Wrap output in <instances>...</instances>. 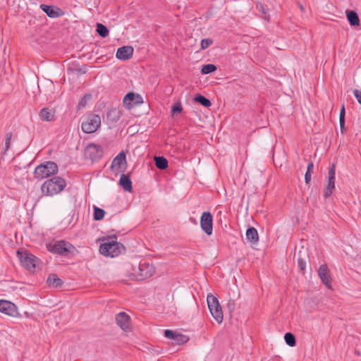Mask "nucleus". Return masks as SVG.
<instances>
[{
    "mask_svg": "<svg viewBox=\"0 0 361 361\" xmlns=\"http://www.w3.org/2000/svg\"><path fill=\"white\" fill-rule=\"evenodd\" d=\"M66 186L65 179L55 176L47 180L41 186L42 192L47 196H53L61 192Z\"/></svg>",
    "mask_w": 361,
    "mask_h": 361,
    "instance_id": "f257e3e1",
    "label": "nucleus"
},
{
    "mask_svg": "<svg viewBox=\"0 0 361 361\" xmlns=\"http://www.w3.org/2000/svg\"><path fill=\"white\" fill-rule=\"evenodd\" d=\"M58 169V165L55 162L47 161L35 168L34 176L37 179H44L56 174Z\"/></svg>",
    "mask_w": 361,
    "mask_h": 361,
    "instance_id": "f03ea898",
    "label": "nucleus"
},
{
    "mask_svg": "<svg viewBox=\"0 0 361 361\" xmlns=\"http://www.w3.org/2000/svg\"><path fill=\"white\" fill-rule=\"evenodd\" d=\"M47 250L56 255L66 257L69 254L73 255L75 247L69 242L65 240H58L54 243L47 245Z\"/></svg>",
    "mask_w": 361,
    "mask_h": 361,
    "instance_id": "7ed1b4c3",
    "label": "nucleus"
},
{
    "mask_svg": "<svg viewBox=\"0 0 361 361\" xmlns=\"http://www.w3.org/2000/svg\"><path fill=\"white\" fill-rule=\"evenodd\" d=\"M125 250L122 243L115 240H108L99 246V252L104 256L114 257L119 255Z\"/></svg>",
    "mask_w": 361,
    "mask_h": 361,
    "instance_id": "20e7f679",
    "label": "nucleus"
},
{
    "mask_svg": "<svg viewBox=\"0 0 361 361\" xmlns=\"http://www.w3.org/2000/svg\"><path fill=\"white\" fill-rule=\"evenodd\" d=\"M101 126V118L95 114L87 116L81 123V129L85 133H94Z\"/></svg>",
    "mask_w": 361,
    "mask_h": 361,
    "instance_id": "39448f33",
    "label": "nucleus"
},
{
    "mask_svg": "<svg viewBox=\"0 0 361 361\" xmlns=\"http://www.w3.org/2000/svg\"><path fill=\"white\" fill-rule=\"evenodd\" d=\"M207 302L211 314L219 324H221L224 319V314L218 299L212 294H209Z\"/></svg>",
    "mask_w": 361,
    "mask_h": 361,
    "instance_id": "423d86ee",
    "label": "nucleus"
},
{
    "mask_svg": "<svg viewBox=\"0 0 361 361\" xmlns=\"http://www.w3.org/2000/svg\"><path fill=\"white\" fill-rule=\"evenodd\" d=\"M155 272L153 265L149 263H140L137 269H134L133 274L136 277V280L142 281L151 277Z\"/></svg>",
    "mask_w": 361,
    "mask_h": 361,
    "instance_id": "0eeeda50",
    "label": "nucleus"
},
{
    "mask_svg": "<svg viewBox=\"0 0 361 361\" xmlns=\"http://www.w3.org/2000/svg\"><path fill=\"white\" fill-rule=\"evenodd\" d=\"M17 256L23 267L30 271H32L36 267V262L37 258L27 252V251H17Z\"/></svg>",
    "mask_w": 361,
    "mask_h": 361,
    "instance_id": "6e6552de",
    "label": "nucleus"
},
{
    "mask_svg": "<svg viewBox=\"0 0 361 361\" xmlns=\"http://www.w3.org/2000/svg\"><path fill=\"white\" fill-rule=\"evenodd\" d=\"M201 228L208 235H212L213 231V217L210 212H204L200 218Z\"/></svg>",
    "mask_w": 361,
    "mask_h": 361,
    "instance_id": "1a4fd4ad",
    "label": "nucleus"
},
{
    "mask_svg": "<svg viewBox=\"0 0 361 361\" xmlns=\"http://www.w3.org/2000/svg\"><path fill=\"white\" fill-rule=\"evenodd\" d=\"M335 173H336V166L333 164L329 170V177H328V183L326 185L324 197V198L329 197L332 192L333 190L335 188Z\"/></svg>",
    "mask_w": 361,
    "mask_h": 361,
    "instance_id": "9d476101",
    "label": "nucleus"
},
{
    "mask_svg": "<svg viewBox=\"0 0 361 361\" xmlns=\"http://www.w3.org/2000/svg\"><path fill=\"white\" fill-rule=\"evenodd\" d=\"M164 336L171 339L173 343L176 345H182L186 343L189 341V337L188 336L178 334L170 329L164 331Z\"/></svg>",
    "mask_w": 361,
    "mask_h": 361,
    "instance_id": "9b49d317",
    "label": "nucleus"
},
{
    "mask_svg": "<svg viewBox=\"0 0 361 361\" xmlns=\"http://www.w3.org/2000/svg\"><path fill=\"white\" fill-rule=\"evenodd\" d=\"M117 325L124 331H129L131 329L130 317L124 312H121L116 315Z\"/></svg>",
    "mask_w": 361,
    "mask_h": 361,
    "instance_id": "f8f14e48",
    "label": "nucleus"
},
{
    "mask_svg": "<svg viewBox=\"0 0 361 361\" xmlns=\"http://www.w3.org/2000/svg\"><path fill=\"white\" fill-rule=\"evenodd\" d=\"M318 275L322 283L328 288H331V277L328 266L322 264L318 269Z\"/></svg>",
    "mask_w": 361,
    "mask_h": 361,
    "instance_id": "ddd939ff",
    "label": "nucleus"
},
{
    "mask_svg": "<svg viewBox=\"0 0 361 361\" xmlns=\"http://www.w3.org/2000/svg\"><path fill=\"white\" fill-rule=\"evenodd\" d=\"M0 312L11 317H15L18 314L16 305L4 300H0Z\"/></svg>",
    "mask_w": 361,
    "mask_h": 361,
    "instance_id": "4468645a",
    "label": "nucleus"
},
{
    "mask_svg": "<svg viewBox=\"0 0 361 361\" xmlns=\"http://www.w3.org/2000/svg\"><path fill=\"white\" fill-rule=\"evenodd\" d=\"M40 8L49 17L52 18L63 16L64 12L59 7L41 4Z\"/></svg>",
    "mask_w": 361,
    "mask_h": 361,
    "instance_id": "2eb2a0df",
    "label": "nucleus"
},
{
    "mask_svg": "<svg viewBox=\"0 0 361 361\" xmlns=\"http://www.w3.org/2000/svg\"><path fill=\"white\" fill-rule=\"evenodd\" d=\"M133 48L130 46H123L117 49L116 56L122 61H127L132 58L133 54Z\"/></svg>",
    "mask_w": 361,
    "mask_h": 361,
    "instance_id": "dca6fc26",
    "label": "nucleus"
},
{
    "mask_svg": "<svg viewBox=\"0 0 361 361\" xmlns=\"http://www.w3.org/2000/svg\"><path fill=\"white\" fill-rule=\"evenodd\" d=\"M39 116L43 121L53 122L56 119L55 110L44 107L40 110Z\"/></svg>",
    "mask_w": 361,
    "mask_h": 361,
    "instance_id": "f3484780",
    "label": "nucleus"
},
{
    "mask_svg": "<svg viewBox=\"0 0 361 361\" xmlns=\"http://www.w3.org/2000/svg\"><path fill=\"white\" fill-rule=\"evenodd\" d=\"M86 152L89 154L91 159H94L97 157H99L102 154V150L99 145L95 144H90L86 147Z\"/></svg>",
    "mask_w": 361,
    "mask_h": 361,
    "instance_id": "a211bd4d",
    "label": "nucleus"
},
{
    "mask_svg": "<svg viewBox=\"0 0 361 361\" xmlns=\"http://www.w3.org/2000/svg\"><path fill=\"white\" fill-rule=\"evenodd\" d=\"M119 184L123 188L125 191L128 192H132L133 187H132V182L130 180L129 175H121L120 180H119Z\"/></svg>",
    "mask_w": 361,
    "mask_h": 361,
    "instance_id": "6ab92c4d",
    "label": "nucleus"
},
{
    "mask_svg": "<svg viewBox=\"0 0 361 361\" xmlns=\"http://www.w3.org/2000/svg\"><path fill=\"white\" fill-rule=\"evenodd\" d=\"M246 239L247 241L255 244L259 240L257 231L254 227H249L246 231Z\"/></svg>",
    "mask_w": 361,
    "mask_h": 361,
    "instance_id": "aec40b11",
    "label": "nucleus"
},
{
    "mask_svg": "<svg viewBox=\"0 0 361 361\" xmlns=\"http://www.w3.org/2000/svg\"><path fill=\"white\" fill-rule=\"evenodd\" d=\"M47 283L49 286L54 288H61L63 285V281L58 277L55 274H51L47 278Z\"/></svg>",
    "mask_w": 361,
    "mask_h": 361,
    "instance_id": "412c9836",
    "label": "nucleus"
},
{
    "mask_svg": "<svg viewBox=\"0 0 361 361\" xmlns=\"http://www.w3.org/2000/svg\"><path fill=\"white\" fill-rule=\"evenodd\" d=\"M120 117V111L116 108L109 109L106 114L107 120L113 123L118 122Z\"/></svg>",
    "mask_w": 361,
    "mask_h": 361,
    "instance_id": "4be33fe9",
    "label": "nucleus"
},
{
    "mask_svg": "<svg viewBox=\"0 0 361 361\" xmlns=\"http://www.w3.org/2000/svg\"><path fill=\"white\" fill-rule=\"evenodd\" d=\"M347 19L352 26L359 25L360 19L357 13L354 11H346Z\"/></svg>",
    "mask_w": 361,
    "mask_h": 361,
    "instance_id": "5701e85b",
    "label": "nucleus"
},
{
    "mask_svg": "<svg viewBox=\"0 0 361 361\" xmlns=\"http://www.w3.org/2000/svg\"><path fill=\"white\" fill-rule=\"evenodd\" d=\"M154 161L156 166L160 170L166 169L169 166L168 161L164 157H155Z\"/></svg>",
    "mask_w": 361,
    "mask_h": 361,
    "instance_id": "b1692460",
    "label": "nucleus"
},
{
    "mask_svg": "<svg viewBox=\"0 0 361 361\" xmlns=\"http://www.w3.org/2000/svg\"><path fill=\"white\" fill-rule=\"evenodd\" d=\"M126 160V155L122 152L119 153L112 161V167H121L123 161Z\"/></svg>",
    "mask_w": 361,
    "mask_h": 361,
    "instance_id": "393cba45",
    "label": "nucleus"
},
{
    "mask_svg": "<svg viewBox=\"0 0 361 361\" xmlns=\"http://www.w3.org/2000/svg\"><path fill=\"white\" fill-rule=\"evenodd\" d=\"M195 101L204 107H209L212 105L210 100L201 94H197L195 97Z\"/></svg>",
    "mask_w": 361,
    "mask_h": 361,
    "instance_id": "a878e982",
    "label": "nucleus"
},
{
    "mask_svg": "<svg viewBox=\"0 0 361 361\" xmlns=\"http://www.w3.org/2000/svg\"><path fill=\"white\" fill-rule=\"evenodd\" d=\"M97 30V32L98 33V35L103 38L107 37L109 35L108 28L104 25H103L102 23L97 24V30Z\"/></svg>",
    "mask_w": 361,
    "mask_h": 361,
    "instance_id": "bb28decb",
    "label": "nucleus"
},
{
    "mask_svg": "<svg viewBox=\"0 0 361 361\" xmlns=\"http://www.w3.org/2000/svg\"><path fill=\"white\" fill-rule=\"evenodd\" d=\"M106 212L104 209L97 207H94L93 217L95 221H100L104 219Z\"/></svg>",
    "mask_w": 361,
    "mask_h": 361,
    "instance_id": "cd10ccee",
    "label": "nucleus"
},
{
    "mask_svg": "<svg viewBox=\"0 0 361 361\" xmlns=\"http://www.w3.org/2000/svg\"><path fill=\"white\" fill-rule=\"evenodd\" d=\"M314 164L312 161H310L307 167V171L305 174V181L307 184H309L311 181L312 173H313Z\"/></svg>",
    "mask_w": 361,
    "mask_h": 361,
    "instance_id": "c85d7f7f",
    "label": "nucleus"
},
{
    "mask_svg": "<svg viewBox=\"0 0 361 361\" xmlns=\"http://www.w3.org/2000/svg\"><path fill=\"white\" fill-rule=\"evenodd\" d=\"M284 339L287 345L293 347L296 345L295 336L292 333H286L284 336Z\"/></svg>",
    "mask_w": 361,
    "mask_h": 361,
    "instance_id": "c756f323",
    "label": "nucleus"
},
{
    "mask_svg": "<svg viewBox=\"0 0 361 361\" xmlns=\"http://www.w3.org/2000/svg\"><path fill=\"white\" fill-rule=\"evenodd\" d=\"M216 70V66L212 63L205 64L202 67L201 73L202 74H209Z\"/></svg>",
    "mask_w": 361,
    "mask_h": 361,
    "instance_id": "7c9ffc66",
    "label": "nucleus"
},
{
    "mask_svg": "<svg viewBox=\"0 0 361 361\" xmlns=\"http://www.w3.org/2000/svg\"><path fill=\"white\" fill-rule=\"evenodd\" d=\"M257 9L260 11L262 14V17L267 20H269V15L267 13V9L264 7V6L261 3H257L256 5Z\"/></svg>",
    "mask_w": 361,
    "mask_h": 361,
    "instance_id": "2f4dec72",
    "label": "nucleus"
},
{
    "mask_svg": "<svg viewBox=\"0 0 361 361\" xmlns=\"http://www.w3.org/2000/svg\"><path fill=\"white\" fill-rule=\"evenodd\" d=\"M183 110L181 103L180 102H178L174 104V105L172 106L171 113L172 115H175L177 114H180Z\"/></svg>",
    "mask_w": 361,
    "mask_h": 361,
    "instance_id": "473e14b6",
    "label": "nucleus"
},
{
    "mask_svg": "<svg viewBox=\"0 0 361 361\" xmlns=\"http://www.w3.org/2000/svg\"><path fill=\"white\" fill-rule=\"evenodd\" d=\"M11 139H12V133H11V132L7 133L6 135L5 149H4V154H5L9 149Z\"/></svg>",
    "mask_w": 361,
    "mask_h": 361,
    "instance_id": "72a5a7b5",
    "label": "nucleus"
},
{
    "mask_svg": "<svg viewBox=\"0 0 361 361\" xmlns=\"http://www.w3.org/2000/svg\"><path fill=\"white\" fill-rule=\"evenodd\" d=\"M213 44L212 39H202L201 41V49H205Z\"/></svg>",
    "mask_w": 361,
    "mask_h": 361,
    "instance_id": "f704fd0d",
    "label": "nucleus"
},
{
    "mask_svg": "<svg viewBox=\"0 0 361 361\" xmlns=\"http://www.w3.org/2000/svg\"><path fill=\"white\" fill-rule=\"evenodd\" d=\"M135 97L134 93L129 92L128 93L123 99V103L126 104H130L131 102L133 101Z\"/></svg>",
    "mask_w": 361,
    "mask_h": 361,
    "instance_id": "c9c22d12",
    "label": "nucleus"
},
{
    "mask_svg": "<svg viewBox=\"0 0 361 361\" xmlns=\"http://www.w3.org/2000/svg\"><path fill=\"white\" fill-rule=\"evenodd\" d=\"M227 307L230 312H232L235 308V302L234 300H229L227 303Z\"/></svg>",
    "mask_w": 361,
    "mask_h": 361,
    "instance_id": "e433bc0d",
    "label": "nucleus"
},
{
    "mask_svg": "<svg viewBox=\"0 0 361 361\" xmlns=\"http://www.w3.org/2000/svg\"><path fill=\"white\" fill-rule=\"evenodd\" d=\"M298 267L300 269V270L304 271L305 269L306 262L303 259L299 257L298 259Z\"/></svg>",
    "mask_w": 361,
    "mask_h": 361,
    "instance_id": "4c0bfd02",
    "label": "nucleus"
},
{
    "mask_svg": "<svg viewBox=\"0 0 361 361\" xmlns=\"http://www.w3.org/2000/svg\"><path fill=\"white\" fill-rule=\"evenodd\" d=\"M354 96L357 99L359 104H361V91L359 90H355L353 91Z\"/></svg>",
    "mask_w": 361,
    "mask_h": 361,
    "instance_id": "58836bf2",
    "label": "nucleus"
},
{
    "mask_svg": "<svg viewBox=\"0 0 361 361\" xmlns=\"http://www.w3.org/2000/svg\"><path fill=\"white\" fill-rule=\"evenodd\" d=\"M86 98H90V95H85L83 98H82V99L78 103V106L80 108L85 107V104H86V101H85Z\"/></svg>",
    "mask_w": 361,
    "mask_h": 361,
    "instance_id": "ea45409f",
    "label": "nucleus"
},
{
    "mask_svg": "<svg viewBox=\"0 0 361 361\" xmlns=\"http://www.w3.org/2000/svg\"><path fill=\"white\" fill-rule=\"evenodd\" d=\"M345 106H344V104H342L341 110H340L339 119H345Z\"/></svg>",
    "mask_w": 361,
    "mask_h": 361,
    "instance_id": "a19ab883",
    "label": "nucleus"
},
{
    "mask_svg": "<svg viewBox=\"0 0 361 361\" xmlns=\"http://www.w3.org/2000/svg\"><path fill=\"white\" fill-rule=\"evenodd\" d=\"M340 129L341 133H344L345 131V119H339Z\"/></svg>",
    "mask_w": 361,
    "mask_h": 361,
    "instance_id": "79ce46f5",
    "label": "nucleus"
},
{
    "mask_svg": "<svg viewBox=\"0 0 361 361\" xmlns=\"http://www.w3.org/2000/svg\"><path fill=\"white\" fill-rule=\"evenodd\" d=\"M355 354L357 355V356H360L361 355V353L360 350H355Z\"/></svg>",
    "mask_w": 361,
    "mask_h": 361,
    "instance_id": "37998d69",
    "label": "nucleus"
}]
</instances>
